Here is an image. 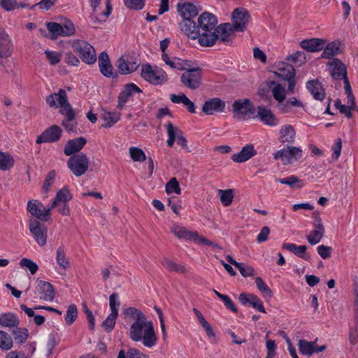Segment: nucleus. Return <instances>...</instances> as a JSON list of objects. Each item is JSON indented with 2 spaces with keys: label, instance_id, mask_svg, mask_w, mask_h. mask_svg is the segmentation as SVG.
Segmentation results:
<instances>
[{
  "label": "nucleus",
  "instance_id": "f257e3e1",
  "mask_svg": "<svg viewBox=\"0 0 358 358\" xmlns=\"http://www.w3.org/2000/svg\"><path fill=\"white\" fill-rule=\"evenodd\" d=\"M217 23V17L208 12H203L197 17L194 27H190L191 36L185 35L191 39H198L199 43L203 47H211L217 41L215 28Z\"/></svg>",
  "mask_w": 358,
  "mask_h": 358
},
{
  "label": "nucleus",
  "instance_id": "f03ea898",
  "mask_svg": "<svg viewBox=\"0 0 358 358\" xmlns=\"http://www.w3.org/2000/svg\"><path fill=\"white\" fill-rule=\"evenodd\" d=\"M123 313L134 320L129 330L130 338L135 342L141 341L142 334L150 324L153 325L152 322L147 320V317L141 310L134 307L124 308Z\"/></svg>",
  "mask_w": 358,
  "mask_h": 358
},
{
  "label": "nucleus",
  "instance_id": "7ed1b4c3",
  "mask_svg": "<svg viewBox=\"0 0 358 358\" xmlns=\"http://www.w3.org/2000/svg\"><path fill=\"white\" fill-rule=\"evenodd\" d=\"M176 8L178 13L182 18V20L179 22L180 29L185 34L187 32L191 36L190 27L195 24L194 18L201 10V7L191 2H179Z\"/></svg>",
  "mask_w": 358,
  "mask_h": 358
},
{
  "label": "nucleus",
  "instance_id": "20e7f679",
  "mask_svg": "<svg viewBox=\"0 0 358 358\" xmlns=\"http://www.w3.org/2000/svg\"><path fill=\"white\" fill-rule=\"evenodd\" d=\"M58 103L60 106L59 113L65 117L62 125L67 132L77 134L78 122L75 121L76 113L68 101L66 91L63 89L59 90Z\"/></svg>",
  "mask_w": 358,
  "mask_h": 358
},
{
  "label": "nucleus",
  "instance_id": "39448f33",
  "mask_svg": "<svg viewBox=\"0 0 358 358\" xmlns=\"http://www.w3.org/2000/svg\"><path fill=\"white\" fill-rule=\"evenodd\" d=\"M74 52L78 54L81 60L89 65L96 61V54L94 47L85 41L78 40L73 43Z\"/></svg>",
  "mask_w": 358,
  "mask_h": 358
},
{
  "label": "nucleus",
  "instance_id": "423d86ee",
  "mask_svg": "<svg viewBox=\"0 0 358 358\" xmlns=\"http://www.w3.org/2000/svg\"><path fill=\"white\" fill-rule=\"evenodd\" d=\"M89 159L83 152L71 156L67 161L68 168L76 177L85 174L89 168Z\"/></svg>",
  "mask_w": 358,
  "mask_h": 358
},
{
  "label": "nucleus",
  "instance_id": "0eeeda50",
  "mask_svg": "<svg viewBox=\"0 0 358 358\" xmlns=\"http://www.w3.org/2000/svg\"><path fill=\"white\" fill-rule=\"evenodd\" d=\"M141 75L143 79L155 85H162L168 80L165 71L162 69L153 70L149 64L142 65Z\"/></svg>",
  "mask_w": 358,
  "mask_h": 358
},
{
  "label": "nucleus",
  "instance_id": "6e6552de",
  "mask_svg": "<svg viewBox=\"0 0 358 358\" xmlns=\"http://www.w3.org/2000/svg\"><path fill=\"white\" fill-rule=\"evenodd\" d=\"M202 68L197 66L196 69L186 70L181 75L180 81L184 86L190 90H196L201 85Z\"/></svg>",
  "mask_w": 358,
  "mask_h": 358
},
{
  "label": "nucleus",
  "instance_id": "1a4fd4ad",
  "mask_svg": "<svg viewBox=\"0 0 358 358\" xmlns=\"http://www.w3.org/2000/svg\"><path fill=\"white\" fill-rule=\"evenodd\" d=\"M302 156V150L294 146H287V148L281 149L274 154V159H281L285 165L291 164L294 161L299 160Z\"/></svg>",
  "mask_w": 358,
  "mask_h": 358
},
{
  "label": "nucleus",
  "instance_id": "9d476101",
  "mask_svg": "<svg viewBox=\"0 0 358 358\" xmlns=\"http://www.w3.org/2000/svg\"><path fill=\"white\" fill-rule=\"evenodd\" d=\"M29 229L34 240L40 246H43L46 244L48 230L45 225L41 224L36 220L31 219L29 220Z\"/></svg>",
  "mask_w": 358,
  "mask_h": 358
},
{
  "label": "nucleus",
  "instance_id": "9b49d317",
  "mask_svg": "<svg viewBox=\"0 0 358 358\" xmlns=\"http://www.w3.org/2000/svg\"><path fill=\"white\" fill-rule=\"evenodd\" d=\"M250 15L243 8H237L232 13L233 28L237 31H244L249 22Z\"/></svg>",
  "mask_w": 358,
  "mask_h": 358
},
{
  "label": "nucleus",
  "instance_id": "f8f14e48",
  "mask_svg": "<svg viewBox=\"0 0 358 358\" xmlns=\"http://www.w3.org/2000/svg\"><path fill=\"white\" fill-rule=\"evenodd\" d=\"M62 134V129L56 124H53L46 129L36 138V143L41 144L43 143H55L58 141Z\"/></svg>",
  "mask_w": 358,
  "mask_h": 358
},
{
  "label": "nucleus",
  "instance_id": "ddd939ff",
  "mask_svg": "<svg viewBox=\"0 0 358 358\" xmlns=\"http://www.w3.org/2000/svg\"><path fill=\"white\" fill-rule=\"evenodd\" d=\"M98 63L99 71L103 76L113 78L117 77L118 74L115 71L110 62L108 54L106 52L103 51L99 54Z\"/></svg>",
  "mask_w": 358,
  "mask_h": 358
},
{
  "label": "nucleus",
  "instance_id": "4468645a",
  "mask_svg": "<svg viewBox=\"0 0 358 358\" xmlns=\"http://www.w3.org/2000/svg\"><path fill=\"white\" fill-rule=\"evenodd\" d=\"M233 112L241 114L244 117H249L255 112V107L248 99L236 100L232 105Z\"/></svg>",
  "mask_w": 358,
  "mask_h": 358
},
{
  "label": "nucleus",
  "instance_id": "2eb2a0df",
  "mask_svg": "<svg viewBox=\"0 0 358 358\" xmlns=\"http://www.w3.org/2000/svg\"><path fill=\"white\" fill-rule=\"evenodd\" d=\"M225 102L218 97L206 101L202 107V112L207 115H212L215 113H222L225 108Z\"/></svg>",
  "mask_w": 358,
  "mask_h": 358
},
{
  "label": "nucleus",
  "instance_id": "dca6fc26",
  "mask_svg": "<svg viewBox=\"0 0 358 358\" xmlns=\"http://www.w3.org/2000/svg\"><path fill=\"white\" fill-rule=\"evenodd\" d=\"M273 72L278 78L282 80H285L287 78L295 77L296 71L292 64L285 62H280L274 64Z\"/></svg>",
  "mask_w": 358,
  "mask_h": 358
},
{
  "label": "nucleus",
  "instance_id": "f3484780",
  "mask_svg": "<svg viewBox=\"0 0 358 358\" xmlns=\"http://www.w3.org/2000/svg\"><path fill=\"white\" fill-rule=\"evenodd\" d=\"M327 65L330 67V74L334 79L342 80L348 77L347 68L341 60L334 58Z\"/></svg>",
  "mask_w": 358,
  "mask_h": 358
},
{
  "label": "nucleus",
  "instance_id": "a211bd4d",
  "mask_svg": "<svg viewBox=\"0 0 358 358\" xmlns=\"http://www.w3.org/2000/svg\"><path fill=\"white\" fill-rule=\"evenodd\" d=\"M137 92L141 93L142 90L134 83L125 85L117 97L118 103L117 108L120 110H122L129 97L131 96L134 93Z\"/></svg>",
  "mask_w": 358,
  "mask_h": 358
},
{
  "label": "nucleus",
  "instance_id": "6ab92c4d",
  "mask_svg": "<svg viewBox=\"0 0 358 358\" xmlns=\"http://www.w3.org/2000/svg\"><path fill=\"white\" fill-rule=\"evenodd\" d=\"M13 51V44L4 29H0V58L10 57Z\"/></svg>",
  "mask_w": 358,
  "mask_h": 358
},
{
  "label": "nucleus",
  "instance_id": "aec40b11",
  "mask_svg": "<svg viewBox=\"0 0 358 358\" xmlns=\"http://www.w3.org/2000/svg\"><path fill=\"white\" fill-rule=\"evenodd\" d=\"M306 88L315 100L322 101L325 99V90L318 79L308 80L306 83Z\"/></svg>",
  "mask_w": 358,
  "mask_h": 358
},
{
  "label": "nucleus",
  "instance_id": "412c9836",
  "mask_svg": "<svg viewBox=\"0 0 358 358\" xmlns=\"http://www.w3.org/2000/svg\"><path fill=\"white\" fill-rule=\"evenodd\" d=\"M327 43L325 39L319 38H312L305 39L300 42V47L309 52H316L321 51L324 49Z\"/></svg>",
  "mask_w": 358,
  "mask_h": 358
},
{
  "label": "nucleus",
  "instance_id": "4be33fe9",
  "mask_svg": "<svg viewBox=\"0 0 358 358\" xmlns=\"http://www.w3.org/2000/svg\"><path fill=\"white\" fill-rule=\"evenodd\" d=\"M87 140L84 137H78L67 141L64 146V152L66 156L77 155L85 145Z\"/></svg>",
  "mask_w": 358,
  "mask_h": 358
},
{
  "label": "nucleus",
  "instance_id": "5701e85b",
  "mask_svg": "<svg viewBox=\"0 0 358 358\" xmlns=\"http://www.w3.org/2000/svg\"><path fill=\"white\" fill-rule=\"evenodd\" d=\"M215 34L217 35V41L218 39L224 43H229L231 41V36L234 34V29L230 23H222L215 27Z\"/></svg>",
  "mask_w": 358,
  "mask_h": 358
},
{
  "label": "nucleus",
  "instance_id": "b1692460",
  "mask_svg": "<svg viewBox=\"0 0 358 358\" xmlns=\"http://www.w3.org/2000/svg\"><path fill=\"white\" fill-rule=\"evenodd\" d=\"M36 289L41 294V299L45 301H52L55 297V291L53 285L46 281L38 280Z\"/></svg>",
  "mask_w": 358,
  "mask_h": 358
},
{
  "label": "nucleus",
  "instance_id": "393cba45",
  "mask_svg": "<svg viewBox=\"0 0 358 358\" xmlns=\"http://www.w3.org/2000/svg\"><path fill=\"white\" fill-rule=\"evenodd\" d=\"M257 155V151L252 144H248L243 147L242 150L231 155V159L234 162L243 163L249 160L250 158Z\"/></svg>",
  "mask_w": 358,
  "mask_h": 358
},
{
  "label": "nucleus",
  "instance_id": "a878e982",
  "mask_svg": "<svg viewBox=\"0 0 358 358\" xmlns=\"http://www.w3.org/2000/svg\"><path fill=\"white\" fill-rule=\"evenodd\" d=\"M257 117L266 125L275 126L278 124V119L275 115L269 109H266L264 106H258L257 108Z\"/></svg>",
  "mask_w": 358,
  "mask_h": 358
},
{
  "label": "nucleus",
  "instance_id": "bb28decb",
  "mask_svg": "<svg viewBox=\"0 0 358 358\" xmlns=\"http://www.w3.org/2000/svg\"><path fill=\"white\" fill-rule=\"evenodd\" d=\"M282 248L293 252L295 255L306 261H310V257L306 253V245H296L294 243H285L282 244Z\"/></svg>",
  "mask_w": 358,
  "mask_h": 358
},
{
  "label": "nucleus",
  "instance_id": "cd10ccee",
  "mask_svg": "<svg viewBox=\"0 0 358 358\" xmlns=\"http://www.w3.org/2000/svg\"><path fill=\"white\" fill-rule=\"evenodd\" d=\"M296 132L294 127L290 124L283 126L280 131L279 141L282 143H292L295 139Z\"/></svg>",
  "mask_w": 358,
  "mask_h": 358
},
{
  "label": "nucleus",
  "instance_id": "c85d7f7f",
  "mask_svg": "<svg viewBox=\"0 0 358 358\" xmlns=\"http://www.w3.org/2000/svg\"><path fill=\"white\" fill-rule=\"evenodd\" d=\"M341 52V43L334 41L328 43L323 49L321 57L323 59H331Z\"/></svg>",
  "mask_w": 358,
  "mask_h": 358
},
{
  "label": "nucleus",
  "instance_id": "c756f323",
  "mask_svg": "<svg viewBox=\"0 0 358 358\" xmlns=\"http://www.w3.org/2000/svg\"><path fill=\"white\" fill-rule=\"evenodd\" d=\"M171 233L180 239L194 241L198 236L196 231H189L183 227L176 226L171 229Z\"/></svg>",
  "mask_w": 358,
  "mask_h": 358
},
{
  "label": "nucleus",
  "instance_id": "7c9ffc66",
  "mask_svg": "<svg viewBox=\"0 0 358 358\" xmlns=\"http://www.w3.org/2000/svg\"><path fill=\"white\" fill-rule=\"evenodd\" d=\"M20 324V320L15 314L13 313H6L0 315V326L3 327H17Z\"/></svg>",
  "mask_w": 358,
  "mask_h": 358
},
{
  "label": "nucleus",
  "instance_id": "2f4dec72",
  "mask_svg": "<svg viewBox=\"0 0 358 358\" xmlns=\"http://www.w3.org/2000/svg\"><path fill=\"white\" fill-rule=\"evenodd\" d=\"M143 344L147 348H152L156 345L157 338L155 332L153 325H149L148 329L142 334Z\"/></svg>",
  "mask_w": 358,
  "mask_h": 358
},
{
  "label": "nucleus",
  "instance_id": "473e14b6",
  "mask_svg": "<svg viewBox=\"0 0 358 358\" xmlns=\"http://www.w3.org/2000/svg\"><path fill=\"white\" fill-rule=\"evenodd\" d=\"M43 206L42 203L38 200H30L27 202V211L32 215L42 221L43 210L41 207Z\"/></svg>",
  "mask_w": 358,
  "mask_h": 358
},
{
  "label": "nucleus",
  "instance_id": "72a5a7b5",
  "mask_svg": "<svg viewBox=\"0 0 358 358\" xmlns=\"http://www.w3.org/2000/svg\"><path fill=\"white\" fill-rule=\"evenodd\" d=\"M275 85V81H266L261 84L259 87L257 94L266 101L271 100V87Z\"/></svg>",
  "mask_w": 358,
  "mask_h": 358
},
{
  "label": "nucleus",
  "instance_id": "f704fd0d",
  "mask_svg": "<svg viewBox=\"0 0 358 358\" xmlns=\"http://www.w3.org/2000/svg\"><path fill=\"white\" fill-rule=\"evenodd\" d=\"M278 181L282 185L289 186L292 189H300L304 186L303 180L294 175L287 178H279L278 179Z\"/></svg>",
  "mask_w": 358,
  "mask_h": 358
},
{
  "label": "nucleus",
  "instance_id": "c9c22d12",
  "mask_svg": "<svg viewBox=\"0 0 358 358\" xmlns=\"http://www.w3.org/2000/svg\"><path fill=\"white\" fill-rule=\"evenodd\" d=\"M56 261L59 266L64 270H66L70 267V262L66 257V255L63 246L59 247L57 250Z\"/></svg>",
  "mask_w": 358,
  "mask_h": 358
},
{
  "label": "nucleus",
  "instance_id": "e433bc0d",
  "mask_svg": "<svg viewBox=\"0 0 358 358\" xmlns=\"http://www.w3.org/2000/svg\"><path fill=\"white\" fill-rule=\"evenodd\" d=\"M46 27L51 34V39H56L58 36H65L62 24L50 22L46 23Z\"/></svg>",
  "mask_w": 358,
  "mask_h": 358
},
{
  "label": "nucleus",
  "instance_id": "4c0bfd02",
  "mask_svg": "<svg viewBox=\"0 0 358 358\" xmlns=\"http://www.w3.org/2000/svg\"><path fill=\"white\" fill-rule=\"evenodd\" d=\"M217 193L220 196V202L224 206H229L232 203L234 197V193L232 189H218Z\"/></svg>",
  "mask_w": 358,
  "mask_h": 358
},
{
  "label": "nucleus",
  "instance_id": "58836bf2",
  "mask_svg": "<svg viewBox=\"0 0 358 358\" xmlns=\"http://www.w3.org/2000/svg\"><path fill=\"white\" fill-rule=\"evenodd\" d=\"M298 348L299 352L305 356L310 357L313 355V341H307L304 339H300L298 341Z\"/></svg>",
  "mask_w": 358,
  "mask_h": 358
},
{
  "label": "nucleus",
  "instance_id": "ea45409f",
  "mask_svg": "<svg viewBox=\"0 0 358 358\" xmlns=\"http://www.w3.org/2000/svg\"><path fill=\"white\" fill-rule=\"evenodd\" d=\"M14 165V159L9 153L0 151V170H9Z\"/></svg>",
  "mask_w": 358,
  "mask_h": 358
},
{
  "label": "nucleus",
  "instance_id": "a19ab883",
  "mask_svg": "<svg viewBox=\"0 0 358 358\" xmlns=\"http://www.w3.org/2000/svg\"><path fill=\"white\" fill-rule=\"evenodd\" d=\"M120 118V113L106 112L102 115V119L105 122L103 127L110 128L113 127Z\"/></svg>",
  "mask_w": 358,
  "mask_h": 358
},
{
  "label": "nucleus",
  "instance_id": "79ce46f5",
  "mask_svg": "<svg viewBox=\"0 0 358 358\" xmlns=\"http://www.w3.org/2000/svg\"><path fill=\"white\" fill-rule=\"evenodd\" d=\"M12 334L13 336L14 340L17 342L19 344H22L26 342L29 336L28 329L26 328H19L16 327V329L12 331Z\"/></svg>",
  "mask_w": 358,
  "mask_h": 358
},
{
  "label": "nucleus",
  "instance_id": "37998d69",
  "mask_svg": "<svg viewBox=\"0 0 358 358\" xmlns=\"http://www.w3.org/2000/svg\"><path fill=\"white\" fill-rule=\"evenodd\" d=\"M162 265L170 271L179 273H185L186 272V268L183 265L178 264L166 258L163 260Z\"/></svg>",
  "mask_w": 358,
  "mask_h": 358
},
{
  "label": "nucleus",
  "instance_id": "c03bdc74",
  "mask_svg": "<svg viewBox=\"0 0 358 358\" xmlns=\"http://www.w3.org/2000/svg\"><path fill=\"white\" fill-rule=\"evenodd\" d=\"M78 317V308L75 304H71L67 308L64 319L67 325H71Z\"/></svg>",
  "mask_w": 358,
  "mask_h": 358
},
{
  "label": "nucleus",
  "instance_id": "a18cd8bd",
  "mask_svg": "<svg viewBox=\"0 0 358 358\" xmlns=\"http://www.w3.org/2000/svg\"><path fill=\"white\" fill-rule=\"evenodd\" d=\"M286 60L294 64H298V65L301 66L306 62L307 59L306 54L303 51H296L287 56Z\"/></svg>",
  "mask_w": 358,
  "mask_h": 358
},
{
  "label": "nucleus",
  "instance_id": "49530a36",
  "mask_svg": "<svg viewBox=\"0 0 358 358\" xmlns=\"http://www.w3.org/2000/svg\"><path fill=\"white\" fill-rule=\"evenodd\" d=\"M115 65L118 72L121 75H127L133 73L130 70V66L127 62V59H125L124 56H122L120 58H118Z\"/></svg>",
  "mask_w": 358,
  "mask_h": 358
},
{
  "label": "nucleus",
  "instance_id": "de8ad7c7",
  "mask_svg": "<svg viewBox=\"0 0 358 358\" xmlns=\"http://www.w3.org/2000/svg\"><path fill=\"white\" fill-rule=\"evenodd\" d=\"M13 347L11 336L4 331H0V348L8 350Z\"/></svg>",
  "mask_w": 358,
  "mask_h": 358
},
{
  "label": "nucleus",
  "instance_id": "09e8293b",
  "mask_svg": "<svg viewBox=\"0 0 358 358\" xmlns=\"http://www.w3.org/2000/svg\"><path fill=\"white\" fill-rule=\"evenodd\" d=\"M273 86H275L274 88L271 89L273 98L279 103L284 101L286 96L285 87L281 84L276 83Z\"/></svg>",
  "mask_w": 358,
  "mask_h": 358
},
{
  "label": "nucleus",
  "instance_id": "8fccbe9b",
  "mask_svg": "<svg viewBox=\"0 0 358 358\" xmlns=\"http://www.w3.org/2000/svg\"><path fill=\"white\" fill-rule=\"evenodd\" d=\"M72 194L70 193V191L67 187H64L61 189H59L55 199L58 203H66L67 201L71 200Z\"/></svg>",
  "mask_w": 358,
  "mask_h": 358
},
{
  "label": "nucleus",
  "instance_id": "3c124183",
  "mask_svg": "<svg viewBox=\"0 0 358 358\" xmlns=\"http://www.w3.org/2000/svg\"><path fill=\"white\" fill-rule=\"evenodd\" d=\"M255 283L259 292L264 297L271 298L272 296V291L268 286L264 282L261 277L255 278Z\"/></svg>",
  "mask_w": 358,
  "mask_h": 358
},
{
  "label": "nucleus",
  "instance_id": "603ef678",
  "mask_svg": "<svg viewBox=\"0 0 358 358\" xmlns=\"http://www.w3.org/2000/svg\"><path fill=\"white\" fill-rule=\"evenodd\" d=\"M166 128L169 136L166 143L169 147H172L176 140L177 127H174V125L169 122L166 125Z\"/></svg>",
  "mask_w": 358,
  "mask_h": 358
},
{
  "label": "nucleus",
  "instance_id": "864d4df0",
  "mask_svg": "<svg viewBox=\"0 0 358 358\" xmlns=\"http://www.w3.org/2000/svg\"><path fill=\"white\" fill-rule=\"evenodd\" d=\"M131 158L134 162H144L146 160V155L142 149L137 147H131L129 148Z\"/></svg>",
  "mask_w": 358,
  "mask_h": 358
},
{
  "label": "nucleus",
  "instance_id": "5fc2aeb1",
  "mask_svg": "<svg viewBox=\"0 0 358 358\" xmlns=\"http://www.w3.org/2000/svg\"><path fill=\"white\" fill-rule=\"evenodd\" d=\"M118 314L110 313L107 318L102 322L101 326L107 332H110L115 327Z\"/></svg>",
  "mask_w": 358,
  "mask_h": 358
},
{
  "label": "nucleus",
  "instance_id": "6e6d98bb",
  "mask_svg": "<svg viewBox=\"0 0 358 358\" xmlns=\"http://www.w3.org/2000/svg\"><path fill=\"white\" fill-rule=\"evenodd\" d=\"M181 192L179 182L176 178H172L166 185V192L169 194L171 193H176L180 194Z\"/></svg>",
  "mask_w": 358,
  "mask_h": 358
},
{
  "label": "nucleus",
  "instance_id": "4d7b16f0",
  "mask_svg": "<svg viewBox=\"0 0 358 358\" xmlns=\"http://www.w3.org/2000/svg\"><path fill=\"white\" fill-rule=\"evenodd\" d=\"M55 176L56 172L55 170H52L48 172L42 186V189L44 192L48 193L50 191V187L54 182Z\"/></svg>",
  "mask_w": 358,
  "mask_h": 358
},
{
  "label": "nucleus",
  "instance_id": "13d9d810",
  "mask_svg": "<svg viewBox=\"0 0 358 358\" xmlns=\"http://www.w3.org/2000/svg\"><path fill=\"white\" fill-rule=\"evenodd\" d=\"M344 89L348 96V103L354 106L355 104V98L353 95L352 90L348 77L344 78Z\"/></svg>",
  "mask_w": 358,
  "mask_h": 358
},
{
  "label": "nucleus",
  "instance_id": "bf43d9fd",
  "mask_svg": "<svg viewBox=\"0 0 358 358\" xmlns=\"http://www.w3.org/2000/svg\"><path fill=\"white\" fill-rule=\"evenodd\" d=\"M20 265L21 267L27 268L32 275L35 274L38 270V265L28 258H22L20 262Z\"/></svg>",
  "mask_w": 358,
  "mask_h": 358
},
{
  "label": "nucleus",
  "instance_id": "052dcab7",
  "mask_svg": "<svg viewBox=\"0 0 358 358\" xmlns=\"http://www.w3.org/2000/svg\"><path fill=\"white\" fill-rule=\"evenodd\" d=\"M145 0H124V5L129 9L140 10L145 6Z\"/></svg>",
  "mask_w": 358,
  "mask_h": 358
},
{
  "label": "nucleus",
  "instance_id": "680f3d73",
  "mask_svg": "<svg viewBox=\"0 0 358 358\" xmlns=\"http://www.w3.org/2000/svg\"><path fill=\"white\" fill-rule=\"evenodd\" d=\"M236 268L238 269L241 274L245 278L254 275L255 270L252 266L245 265L243 263H239Z\"/></svg>",
  "mask_w": 358,
  "mask_h": 358
},
{
  "label": "nucleus",
  "instance_id": "e2e57ef3",
  "mask_svg": "<svg viewBox=\"0 0 358 358\" xmlns=\"http://www.w3.org/2000/svg\"><path fill=\"white\" fill-rule=\"evenodd\" d=\"M324 234L322 231L313 229L309 235L307 236V240L311 245H316L323 238Z\"/></svg>",
  "mask_w": 358,
  "mask_h": 358
},
{
  "label": "nucleus",
  "instance_id": "0e129e2a",
  "mask_svg": "<svg viewBox=\"0 0 358 358\" xmlns=\"http://www.w3.org/2000/svg\"><path fill=\"white\" fill-rule=\"evenodd\" d=\"M127 62L130 66V70L134 73L136 71L141 64V60L137 56H125Z\"/></svg>",
  "mask_w": 358,
  "mask_h": 358
},
{
  "label": "nucleus",
  "instance_id": "69168bd1",
  "mask_svg": "<svg viewBox=\"0 0 358 358\" xmlns=\"http://www.w3.org/2000/svg\"><path fill=\"white\" fill-rule=\"evenodd\" d=\"M0 6L6 11L18 8V2L16 0H1Z\"/></svg>",
  "mask_w": 358,
  "mask_h": 358
},
{
  "label": "nucleus",
  "instance_id": "338daca9",
  "mask_svg": "<svg viewBox=\"0 0 358 358\" xmlns=\"http://www.w3.org/2000/svg\"><path fill=\"white\" fill-rule=\"evenodd\" d=\"M62 25L65 36H70L74 34L75 27L73 23L70 20L66 19Z\"/></svg>",
  "mask_w": 358,
  "mask_h": 358
},
{
  "label": "nucleus",
  "instance_id": "774afa93",
  "mask_svg": "<svg viewBox=\"0 0 358 358\" xmlns=\"http://www.w3.org/2000/svg\"><path fill=\"white\" fill-rule=\"evenodd\" d=\"M127 358H149L148 355L142 353L136 348H129L127 352Z\"/></svg>",
  "mask_w": 358,
  "mask_h": 358
}]
</instances>
